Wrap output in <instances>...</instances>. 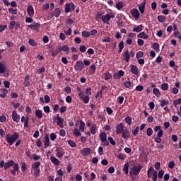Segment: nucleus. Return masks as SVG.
Masks as SVG:
<instances>
[{
    "mask_svg": "<svg viewBox=\"0 0 181 181\" xmlns=\"http://www.w3.org/2000/svg\"><path fill=\"white\" fill-rule=\"evenodd\" d=\"M64 91L65 93H66V94H70L71 93V88H70L69 86H66L64 88Z\"/></svg>",
    "mask_w": 181,
    "mask_h": 181,
    "instance_id": "nucleus-63",
    "label": "nucleus"
},
{
    "mask_svg": "<svg viewBox=\"0 0 181 181\" xmlns=\"http://www.w3.org/2000/svg\"><path fill=\"white\" fill-rule=\"evenodd\" d=\"M28 43H29L30 46H32L33 47L37 46V43H36V41L33 39H30L28 40Z\"/></svg>",
    "mask_w": 181,
    "mask_h": 181,
    "instance_id": "nucleus-38",
    "label": "nucleus"
},
{
    "mask_svg": "<svg viewBox=\"0 0 181 181\" xmlns=\"http://www.w3.org/2000/svg\"><path fill=\"white\" fill-rule=\"evenodd\" d=\"M30 29H33V30H38L40 29V23H33L32 24L28 25Z\"/></svg>",
    "mask_w": 181,
    "mask_h": 181,
    "instance_id": "nucleus-17",
    "label": "nucleus"
},
{
    "mask_svg": "<svg viewBox=\"0 0 181 181\" xmlns=\"http://www.w3.org/2000/svg\"><path fill=\"white\" fill-rule=\"evenodd\" d=\"M99 138L101 141H105L107 139V133L103 132L99 134Z\"/></svg>",
    "mask_w": 181,
    "mask_h": 181,
    "instance_id": "nucleus-35",
    "label": "nucleus"
},
{
    "mask_svg": "<svg viewBox=\"0 0 181 181\" xmlns=\"http://www.w3.org/2000/svg\"><path fill=\"white\" fill-rule=\"evenodd\" d=\"M34 175L36 177L40 176V168H34Z\"/></svg>",
    "mask_w": 181,
    "mask_h": 181,
    "instance_id": "nucleus-46",
    "label": "nucleus"
},
{
    "mask_svg": "<svg viewBox=\"0 0 181 181\" xmlns=\"http://www.w3.org/2000/svg\"><path fill=\"white\" fill-rule=\"evenodd\" d=\"M60 13H61L60 8H57L54 9V11L52 13V15L53 16H55V18H59V16H60Z\"/></svg>",
    "mask_w": 181,
    "mask_h": 181,
    "instance_id": "nucleus-32",
    "label": "nucleus"
},
{
    "mask_svg": "<svg viewBox=\"0 0 181 181\" xmlns=\"http://www.w3.org/2000/svg\"><path fill=\"white\" fill-rule=\"evenodd\" d=\"M131 13L134 18V19L137 20L139 19V16H141V14L139 13V11H138V8H132L131 10Z\"/></svg>",
    "mask_w": 181,
    "mask_h": 181,
    "instance_id": "nucleus-10",
    "label": "nucleus"
},
{
    "mask_svg": "<svg viewBox=\"0 0 181 181\" xmlns=\"http://www.w3.org/2000/svg\"><path fill=\"white\" fill-rule=\"evenodd\" d=\"M153 50H156V52H159V44L155 42L153 45Z\"/></svg>",
    "mask_w": 181,
    "mask_h": 181,
    "instance_id": "nucleus-55",
    "label": "nucleus"
},
{
    "mask_svg": "<svg viewBox=\"0 0 181 181\" xmlns=\"http://www.w3.org/2000/svg\"><path fill=\"white\" fill-rule=\"evenodd\" d=\"M22 172H26L28 170V165L25 163H21Z\"/></svg>",
    "mask_w": 181,
    "mask_h": 181,
    "instance_id": "nucleus-41",
    "label": "nucleus"
},
{
    "mask_svg": "<svg viewBox=\"0 0 181 181\" xmlns=\"http://www.w3.org/2000/svg\"><path fill=\"white\" fill-rule=\"evenodd\" d=\"M13 169L10 170V172L13 176H15L16 175V172H19V164L13 163Z\"/></svg>",
    "mask_w": 181,
    "mask_h": 181,
    "instance_id": "nucleus-13",
    "label": "nucleus"
},
{
    "mask_svg": "<svg viewBox=\"0 0 181 181\" xmlns=\"http://www.w3.org/2000/svg\"><path fill=\"white\" fill-rule=\"evenodd\" d=\"M75 9H76V5H74V3L71 2L65 4L66 13L73 12V11H74Z\"/></svg>",
    "mask_w": 181,
    "mask_h": 181,
    "instance_id": "nucleus-4",
    "label": "nucleus"
},
{
    "mask_svg": "<svg viewBox=\"0 0 181 181\" xmlns=\"http://www.w3.org/2000/svg\"><path fill=\"white\" fill-rule=\"evenodd\" d=\"M30 76L29 75L25 76L24 78L23 86L24 87H29L30 86V81H29Z\"/></svg>",
    "mask_w": 181,
    "mask_h": 181,
    "instance_id": "nucleus-24",
    "label": "nucleus"
},
{
    "mask_svg": "<svg viewBox=\"0 0 181 181\" xmlns=\"http://www.w3.org/2000/svg\"><path fill=\"white\" fill-rule=\"evenodd\" d=\"M142 25H139L137 27L133 28V32H136V33H139V32H142Z\"/></svg>",
    "mask_w": 181,
    "mask_h": 181,
    "instance_id": "nucleus-36",
    "label": "nucleus"
},
{
    "mask_svg": "<svg viewBox=\"0 0 181 181\" xmlns=\"http://www.w3.org/2000/svg\"><path fill=\"white\" fill-rule=\"evenodd\" d=\"M78 97L80 100H83L84 104H88L90 102V96H84V92L83 91L79 92Z\"/></svg>",
    "mask_w": 181,
    "mask_h": 181,
    "instance_id": "nucleus-6",
    "label": "nucleus"
},
{
    "mask_svg": "<svg viewBox=\"0 0 181 181\" xmlns=\"http://www.w3.org/2000/svg\"><path fill=\"white\" fill-rule=\"evenodd\" d=\"M130 71L134 76H139V69H138V66L135 65L130 66Z\"/></svg>",
    "mask_w": 181,
    "mask_h": 181,
    "instance_id": "nucleus-12",
    "label": "nucleus"
},
{
    "mask_svg": "<svg viewBox=\"0 0 181 181\" xmlns=\"http://www.w3.org/2000/svg\"><path fill=\"white\" fill-rule=\"evenodd\" d=\"M112 76L111 74H110V72H106L105 74V80H106L107 81V80H110V78H111Z\"/></svg>",
    "mask_w": 181,
    "mask_h": 181,
    "instance_id": "nucleus-60",
    "label": "nucleus"
},
{
    "mask_svg": "<svg viewBox=\"0 0 181 181\" xmlns=\"http://www.w3.org/2000/svg\"><path fill=\"white\" fill-rule=\"evenodd\" d=\"M43 142H44V148L45 149H47V148H49V145H50V138H49V136H45V139Z\"/></svg>",
    "mask_w": 181,
    "mask_h": 181,
    "instance_id": "nucleus-22",
    "label": "nucleus"
},
{
    "mask_svg": "<svg viewBox=\"0 0 181 181\" xmlns=\"http://www.w3.org/2000/svg\"><path fill=\"white\" fill-rule=\"evenodd\" d=\"M14 161L13 160L7 162L4 165V170H6V169H8V168H11V166H13Z\"/></svg>",
    "mask_w": 181,
    "mask_h": 181,
    "instance_id": "nucleus-30",
    "label": "nucleus"
},
{
    "mask_svg": "<svg viewBox=\"0 0 181 181\" xmlns=\"http://www.w3.org/2000/svg\"><path fill=\"white\" fill-rule=\"evenodd\" d=\"M137 37H139V39H144L145 40H146V39H148L149 35L145 33V32H141L137 35Z\"/></svg>",
    "mask_w": 181,
    "mask_h": 181,
    "instance_id": "nucleus-25",
    "label": "nucleus"
},
{
    "mask_svg": "<svg viewBox=\"0 0 181 181\" xmlns=\"http://www.w3.org/2000/svg\"><path fill=\"white\" fill-rule=\"evenodd\" d=\"M139 133V127H136V129L132 131V134L134 136H136Z\"/></svg>",
    "mask_w": 181,
    "mask_h": 181,
    "instance_id": "nucleus-52",
    "label": "nucleus"
},
{
    "mask_svg": "<svg viewBox=\"0 0 181 181\" xmlns=\"http://www.w3.org/2000/svg\"><path fill=\"white\" fill-rule=\"evenodd\" d=\"M8 93H9V90L5 88H1L0 89V97L2 98H5L6 95H8Z\"/></svg>",
    "mask_w": 181,
    "mask_h": 181,
    "instance_id": "nucleus-20",
    "label": "nucleus"
},
{
    "mask_svg": "<svg viewBox=\"0 0 181 181\" xmlns=\"http://www.w3.org/2000/svg\"><path fill=\"white\" fill-rule=\"evenodd\" d=\"M180 104H181V98H179V99L173 101V105L175 107H177V105H180Z\"/></svg>",
    "mask_w": 181,
    "mask_h": 181,
    "instance_id": "nucleus-51",
    "label": "nucleus"
},
{
    "mask_svg": "<svg viewBox=\"0 0 181 181\" xmlns=\"http://www.w3.org/2000/svg\"><path fill=\"white\" fill-rule=\"evenodd\" d=\"M153 93L156 97H160V91L157 88H153Z\"/></svg>",
    "mask_w": 181,
    "mask_h": 181,
    "instance_id": "nucleus-40",
    "label": "nucleus"
},
{
    "mask_svg": "<svg viewBox=\"0 0 181 181\" xmlns=\"http://www.w3.org/2000/svg\"><path fill=\"white\" fill-rule=\"evenodd\" d=\"M148 177H158V171L155 170L153 167H150L147 171Z\"/></svg>",
    "mask_w": 181,
    "mask_h": 181,
    "instance_id": "nucleus-5",
    "label": "nucleus"
},
{
    "mask_svg": "<svg viewBox=\"0 0 181 181\" xmlns=\"http://www.w3.org/2000/svg\"><path fill=\"white\" fill-rule=\"evenodd\" d=\"M136 59H141V57H144V52L142 51H139L136 54Z\"/></svg>",
    "mask_w": 181,
    "mask_h": 181,
    "instance_id": "nucleus-57",
    "label": "nucleus"
},
{
    "mask_svg": "<svg viewBox=\"0 0 181 181\" xmlns=\"http://www.w3.org/2000/svg\"><path fill=\"white\" fill-rule=\"evenodd\" d=\"M123 49H124V42L122 41L119 43V53H121Z\"/></svg>",
    "mask_w": 181,
    "mask_h": 181,
    "instance_id": "nucleus-56",
    "label": "nucleus"
},
{
    "mask_svg": "<svg viewBox=\"0 0 181 181\" xmlns=\"http://www.w3.org/2000/svg\"><path fill=\"white\" fill-rule=\"evenodd\" d=\"M73 32V30H71V28H68V30H64V33H65V35H66V36H70V35H71V33Z\"/></svg>",
    "mask_w": 181,
    "mask_h": 181,
    "instance_id": "nucleus-59",
    "label": "nucleus"
},
{
    "mask_svg": "<svg viewBox=\"0 0 181 181\" xmlns=\"http://www.w3.org/2000/svg\"><path fill=\"white\" fill-rule=\"evenodd\" d=\"M8 12L9 13H11V15H16L18 13V10L11 7L8 8Z\"/></svg>",
    "mask_w": 181,
    "mask_h": 181,
    "instance_id": "nucleus-44",
    "label": "nucleus"
},
{
    "mask_svg": "<svg viewBox=\"0 0 181 181\" xmlns=\"http://www.w3.org/2000/svg\"><path fill=\"white\" fill-rule=\"evenodd\" d=\"M168 88H169V84L164 83L161 85V89L163 90V91H166Z\"/></svg>",
    "mask_w": 181,
    "mask_h": 181,
    "instance_id": "nucleus-48",
    "label": "nucleus"
},
{
    "mask_svg": "<svg viewBox=\"0 0 181 181\" xmlns=\"http://www.w3.org/2000/svg\"><path fill=\"white\" fill-rule=\"evenodd\" d=\"M50 160L53 165H55L56 166H59L60 165V160L59 159L56 158L54 156H51L50 157Z\"/></svg>",
    "mask_w": 181,
    "mask_h": 181,
    "instance_id": "nucleus-27",
    "label": "nucleus"
},
{
    "mask_svg": "<svg viewBox=\"0 0 181 181\" xmlns=\"http://www.w3.org/2000/svg\"><path fill=\"white\" fill-rule=\"evenodd\" d=\"M39 166H40V162H35L34 164L31 165L32 169H39Z\"/></svg>",
    "mask_w": 181,
    "mask_h": 181,
    "instance_id": "nucleus-47",
    "label": "nucleus"
},
{
    "mask_svg": "<svg viewBox=\"0 0 181 181\" xmlns=\"http://www.w3.org/2000/svg\"><path fill=\"white\" fill-rule=\"evenodd\" d=\"M21 122H23L25 128H28L29 117L28 116H26V117L22 116L21 117Z\"/></svg>",
    "mask_w": 181,
    "mask_h": 181,
    "instance_id": "nucleus-19",
    "label": "nucleus"
},
{
    "mask_svg": "<svg viewBox=\"0 0 181 181\" xmlns=\"http://www.w3.org/2000/svg\"><path fill=\"white\" fill-rule=\"evenodd\" d=\"M79 125H80L79 126V131L81 132H84V128L86 127V123H84V122H83V121H81Z\"/></svg>",
    "mask_w": 181,
    "mask_h": 181,
    "instance_id": "nucleus-37",
    "label": "nucleus"
},
{
    "mask_svg": "<svg viewBox=\"0 0 181 181\" xmlns=\"http://www.w3.org/2000/svg\"><path fill=\"white\" fill-rule=\"evenodd\" d=\"M55 152L57 158H60L64 156V151L61 148L57 147L55 150Z\"/></svg>",
    "mask_w": 181,
    "mask_h": 181,
    "instance_id": "nucleus-15",
    "label": "nucleus"
},
{
    "mask_svg": "<svg viewBox=\"0 0 181 181\" xmlns=\"http://www.w3.org/2000/svg\"><path fill=\"white\" fill-rule=\"evenodd\" d=\"M124 86L126 88H131V86H132V84L131 83V81H127L124 83Z\"/></svg>",
    "mask_w": 181,
    "mask_h": 181,
    "instance_id": "nucleus-53",
    "label": "nucleus"
},
{
    "mask_svg": "<svg viewBox=\"0 0 181 181\" xmlns=\"http://www.w3.org/2000/svg\"><path fill=\"white\" fill-rule=\"evenodd\" d=\"M63 122H64V119L60 117L59 115L57 114V124L59 125V128H64V125H63Z\"/></svg>",
    "mask_w": 181,
    "mask_h": 181,
    "instance_id": "nucleus-16",
    "label": "nucleus"
},
{
    "mask_svg": "<svg viewBox=\"0 0 181 181\" xmlns=\"http://www.w3.org/2000/svg\"><path fill=\"white\" fill-rule=\"evenodd\" d=\"M83 69H84V64L81 61H78L74 66V70L76 71H81Z\"/></svg>",
    "mask_w": 181,
    "mask_h": 181,
    "instance_id": "nucleus-8",
    "label": "nucleus"
},
{
    "mask_svg": "<svg viewBox=\"0 0 181 181\" xmlns=\"http://www.w3.org/2000/svg\"><path fill=\"white\" fill-rule=\"evenodd\" d=\"M12 119L14 122H19L21 121V115L14 110L12 112Z\"/></svg>",
    "mask_w": 181,
    "mask_h": 181,
    "instance_id": "nucleus-14",
    "label": "nucleus"
},
{
    "mask_svg": "<svg viewBox=\"0 0 181 181\" xmlns=\"http://www.w3.org/2000/svg\"><path fill=\"white\" fill-rule=\"evenodd\" d=\"M163 175H165V171L163 170H160L158 171V177L159 179H163Z\"/></svg>",
    "mask_w": 181,
    "mask_h": 181,
    "instance_id": "nucleus-54",
    "label": "nucleus"
},
{
    "mask_svg": "<svg viewBox=\"0 0 181 181\" xmlns=\"http://www.w3.org/2000/svg\"><path fill=\"white\" fill-rule=\"evenodd\" d=\"M136 91H143L144 90V86L142 85H139L136 87Z\"/></svg>",
    "mask_w": 181,
    "mask_h": 181,
    "instance_id": "nucleus-64",
    "label": "nucleus"
},
{
    "mask_svg": "<svg viewBox=\"0 0 181 181\" xmlns=\"http://www.w3.org/2000/svg\"><path fill=\"white\" fill-rule=\"evenodd\" d=\"M82 36L83 37H90V32H88V31H83L82 32Z\"/></svg>",
    "mask_w": 181,
    "mask_h": 181,
    "instance_id": "nucleus-58",
    "label": "nucleus"
},
{
    "mask_svg": "<svg viewBox=\"0 0 181 181\" xmlns=\"http://www.w3.org/2000/svg\"><path fill=\"white\" fill-rule=\"evenodd\" d=\"M35 116L39 119H41V118L43 117V112L40 110H35Z\"/></svg>",
    "mask_w": 181,
    "mask_h": 181,
    "instance_id": "nucleus-31",
    "label": "nucleus"
},
{
    "mask_svg": "<svg viewBox=\"0 0 181 181\" xmlns=\"http://www.w3.org/2000/svg\"><path fill=\"white\" fill-rule=\"evenodd\" d=\"M6 70V64L5 62H0V74H4Z\"/></svg>",
    "mask_w": 181,
    "mask_h": 181,
    "instance_id": "nucleus-26",
    "label": "nucleus"
},
{
    "mask_svg": "<svg viewBox=\"0 0 181 181\" xmlns=\"http://www.w3.org/2000/svg\"><path fill=\"white\" fill-rule=\"evenodd\" d=\"M121 134L123 139H129V138H130L131 136V133L129 132V130L127 127L126 129L123 130V132Z\"/></svg>",
    "mask_w": 181,
    "mask_h": 181,
    "instance_id": "nucleus-11",
    "label": "nucleus"
},
{
    "mask_svg": "<svg viewBox=\"0 0 181 181\" xmlns=\"http://www.w3.org/2000/svg\"><path fill=\"white\" fill-rule=\"evenodd\" d=\"M18 138L19 133L18 132H15L13 134H8L6 137V141L8 145L12 146L13 144H15V142H16Z\"/></svg>",
    "mask_w": 181,
    "mask_h": 181,
    "instance_id": "nucleus-1",
    "label": "nucleus"
},
{
    "mask_svg": "<svg viewBox=\"0 0 181 181\" xmlns=\"http://www.w3.org/2000/svg\"><path fill=\"white\" fill-rule=\"evenodd\" d=\"M81 153L83 156H88L91 153V149L90 148H84L81 150Z\"/></svg>",
    "mask_w": 181,
    "mask_h": 181,
    "instance_id": "nucleus-21",
    "label": "nucleus"
},
{
    "mask_svg": "<svg viewBox=\"0 0 181 181\" xmlns=\"http://www.w3.org/2000/svg\"><path fill=\"white\" fill-rule=\"evenodd\" d=\"M115 8L118 9V11H121L122 8H124V3L122 1H119L116 4Z\"/></svg>",
    "mask_w": 181,
    "mask_h": 181,
    "instance_id": "nucleus-33",
    "label": "nucleus"
},
{
    "mask_svg": "<svg viewBox=\"0 0 181 181\" xmlns=\"http://www.w3.org/2000/svg\"><path fill=\"white\" fill-rule=\"evenodd\" d=\"M62 50V52H66V53H69V52H70V48L67 45H64L61 47V51Z\"/></svg>",
    "mask_w": 181,
    "mask_h": 181,
    "instance_id": "nucleus-45",
    "label": "nucleus"
},
{
    "mask_svg": "<svg viewBox=\"0 0 181 181\" xmlns=\"http://www.w3.org/2000/svg\"><path fill=\"white\" fill-rule=\"evenodd\" d=\"M142 170V165L140 164H136L133 165V167L130 169L129 175L130 176H138Z\"/></svg>",
    "mask_w": 181,
    "mask_h": 181,
    "instance_id": "nucleus-3",
    "label": "nucleus"
},
{
    "mask_svg": "<svg viewBox=\"0 0 181 181\" xmlns=\"http://www.w3.org/2000/svg\"><path fill=\"white\" fill-rule=\"evenodd\" d=\"M73 134L75 136H81V133H80L78 129H74Z\"/></svg>",
    "mask_w": 181,
    "mask_h": 181,
    "instance_id": "nucleus-49",
    "label": "nucleus"
},
{
    "mask_svg": "<svg viewBox=\"0 0 181 181\" xmlns=\"http://www.w3.org/2000/svg\"><path fill=\"white\" fill-rule=\"evenodd\" d=\"M125 122L129 126L132 124V119L129 116H127L124 119Z\"/></svg>",
    "mask_w": 181,
    "mask_h": 181,
    "instance_id": "nucleus-39",
    "label": "nucleus"
},
{
    "mask_svg": "<svg viewBox=\"0 0 181 181\" xmlns=\"http://www.w3.org/2000/svg\"><path fill=\"white\" fill-rule=\"evenodd\" d=\"M68 144L69 145V146H71V148H76V146H77V144H76V142L73 140H68Z\"/></svg>",
    "mask_w": 181,
    "mask_h": 181,
    "instance_id": "nucleus-42",
    "label": "nucleus"
},
{
    "mask_svg": "<svg viewBox=\"0 0 181 181\" xmlns=\"http://www.w3.org/2000/svg\"><path fill=\"white\" fill-rule=\"evenodd\" d=\"M90 134H92V135H95V134L97 132V124H93L90 127Z\"/></svg>",
    "mask_w": 181,
    "mask_h": 181,
    "instance_id": "nucleus-29",
    "label": "nucleus"
},
{
    "mask_svg": "<svg viewBox=\"0 0 181 181\" xmlns=\"http://www.w3.org/2000/svg\"><path fill=\"white\" fill-rule=\"evenodd\" d=\"M127 129V127L124 125V123H119L116 127V134H121Z\"/></svg>",
    "mask_w": 181,
    "mask_h": 181,
    "instance_id": "nucleus-9",
    "label": "nucleus"
},
{
    "mask_svg": "<svg viewBox=\"0 0 181 181\" xmlns=\"http://www.w3.org/2000/svg\"><path fill=\"white\" fill-rule=\"evenodd\" d=\"M154 132L157 133V137L154 138V141L156 144H160L162 142V136H163V130H162V127L160 126H156L153 129Z\"/></svg>",
    "mask_w": 181,
    "mask_h": 181,
    "instance_id": "nucleus-2",
    "label": "nucleus"
},
{
    "mask_svg": "<svg viewBox=\"0 0 181 181\" xmlns=\"http://www.w3.org/2000/svg\"><path fill=\"white\" fill-rule=\"evenodd\" d=\"M146 4V1H145V0L144 1L143 3L139 4V9L141 13H144V12H145V5Z\"/></svg>",
    "mask_w": 181,
    "mask_h": 181,
    "instance_id": "nucleus-28",
    "label": "nucleus"
},
{
    "mask_svg": "<svg viewBox=\"0 0 181 181\" xmlns=\"http://www.w3.org/2000/svg\"><path fill=\"white\" fill-rule=\"evenodd\" d=\"M153 134V130H152V128L148 127L146 131V135L147 136H151V135Z\"/></svg>",
    "mask_w": 181,
    "mask_h": 181,
    "instance_id": "nucleus-50",
    "label": "nucleus"
},
{
    "mask_svg": "<svg viewBox=\"0 0 181 181\" xmlns=\"http://www.w3.org/2000/svg\"><path fill=\"white\" fill-rule=\"evenodd\" d=\"M129 165L128 163H125L123 167V172L125 173V175H128L129 172Z\"/></svg>",
    "mask_w": 181,
    "mask_h": 181,
    "instance_id": "nucleus-34",
    "label": "nucleus"
},
{
    "mask_svg": "<svg viewBox=\"0 0 181 181\" xmlns=\"http://www.w3.org/2000/svg\"><path fill=\"white\" fill-rule=\"evenodd\" d=\"M165 18L163 16H158V22H160L161 23H163V22H165Z\"/></svg>",
    "mask_w": 181,
    "mask_h": 181,
    "instance_id": "nucleus-61",
    "label": "nucleus"
},
{
    "mask_svg": "<svg viewBox=\"0 0 181 181\" xmlns=\"http://www.w3.org/2000/svg\"><path fill=\"white\" fill-rule=\"evenodd\" d=\"M32 158L34 159V160H39V159H40V156L37 155L36 153H33L32 155Z\"/></svg>",
    "mask_w": 181,
    "mask_h": 181,
    "instance_id": "nucleus-62",
    "label": "nucleus"
},
{
    "mask_svg": "<svg viewBox=\"0 0 181 181\" xmlns=\"http://www.w3.org/2000/svg\"><path fill=\"white\" fill-rule=\"evenodd\" d=\"M122 56H123V60H124L127 63H128L129 62V59H131V57L129 55V51L128 49L124 51Z\"/></svg>",
    "mask_w": 181,
    "mask_h": 181,
    "instance_id": "nucleus-18",
    "label": "nucleus"
},
{
    "mask_svg": "<svg viewBox=\"0 0 181 181\" xmlns=\"http://www.w3.org/2000/svg\"><path fill=\"white\" fill-rule=\"evenodd\" d=\"M27 11L29 16L30 18H33V15H35V9H33V6H28Z\"/></svg>",
    "mask_w": 181,
    "mask_h": 181,
    "instance_id": "nucleus-23",
    "label": "nucleus"
},
{
    "mask_svg": "<svg viewBox=\"0 0 181 181\" xmlns=\"http://www.w3.org/2000/svg\"><path fill=\"white\" fill-rule=\"evenodd\" d=\"M160 107H165V105H169V100H162L160 101Z\"/></svg>",
    "mask_w": 181,
    "mask_h": 181,
    "instance_id": "nucleus-43",
    "label": "nucleus"
},
{
    "mask_svg": "<svg viewBox=\"0 0 181 181\" xmlns=\"http://www.w3.org/2000/svg\"><path fill=\"white\" fill-rule=\"evenodd\" d=\"M115 17V16H114V14H106L105 16H103L101 17V19L104 23H107V25H108L110 23V20L111 18H114Z\"/></svg>",
    "mask_w": 181,
    "mask_h": 181,
    "instance_id": "nucleus-7",
    "label": "nucleus"
}]
</instances>
